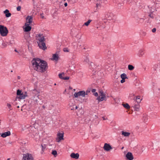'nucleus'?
Here are the masks:
<instances>
[{
	"label": "nucleus",
	"instance_id": "6e6d98bb",
	"mask_svg": "<svg viewBox=\"0 0 160 160\" xmlns=\"http://www.w3.org/2000/svg\"><path fill=\"white\" fill-rule=\"evenodd\" d=\"M50 140L51 141H52V139L51 138L50 139Z\"/></svg>",
	"mask_w": 160,
	"mask_h": 160
},
{
	"label": "nucleus",
	"instance_id": "4d7b16f0",
	"mask_svg": "<svg viewBox=\"0 0 160 160\" xmlns=\"http://www.w3.org/2000/svg\"><path fill=\"white\" fill-rule=\"evenodd\" d=\"M18 107V108H19V106H18V107Z\"/></svg>",
	"mask_w": 160,
	"mask_h": 160
},
{
	"label": "nucleus",
	"instance_id": "a19ab883",
	"mask_svg": "<svg viewBox=\"0 0 160 160\" xmlns=\"http://www.w3.org/2000/svg\"><path fill=\"white\" fill-rule=\"evenodd\" d=\"M152 32H155L156 31V29L155 28H153L152 30Z\"/></svg>",
	"mask_w": 160,
	"mask_h": 160
},
{
	"label": "nucleus",
	"instance_id": "6ab92c4d",
	"mask_svg": "<svg viewBox=\"0 0 160 160\" xmlns=\"http://www.w3.org/2000/svg\"><path fill=\"white\" fill-rule=\"evenodd\" d=\"M121 132L122 135L125 137H128L130 134V132H126L123 131H122Z\"/></svg>",
	"mask_w": 160,
	"mask_h": 160
},
{
	"label": "nucleus",
	"instance_id": "b1692460",
	"mask_svg": "<svg viewBox=\"0 0 160 160\" xmlns=\"http://www.w3.org/2000/svg\"><path fill=\"white\" fill-rule=\"evenodd\" d=\"M127 2L128 4H131L136 2L134 0H127Z\"/></svg>",
	"mask_w": 160,
	"mask_h": 160
},
{
	"label": "nucleus",
	"instance_id": "e433bc0d",
	"mask_svg": "<svg viewBox=\"0 0 160 160\" xmlns=\"http://www.w3.org/2000/svg\"><path fill=\"white\" fill-rule=\"evenodd\" d=\"M125 82V79H122L120 81V82L121 83H123Z\"/></svg>",
	"mask_w": 160,
	"mask_h": 160
},
{
	"label": "nucleus",
	"instance_id": "864d4df0",
	"mask_svg": "<svg viewBox=\"0 0 160 160\" xmlns=\"http://www.w3.org/2000/svg\"><path fill=\"white\" fill-rule=\"evenodd\" d=\"M10 158H8L7 160H10Z\"/></svg>",
	"mask_w": 160,
	"mask_h": 160
},
{
	"label": "nucleus",
	"instance_id": "dca6fc26",
	"mask_svg": "<svg viewBox=\"0 0 160 160\" xmlns=\"http://www.w3.org/2000/svg\"><path fill=\"white\" fill-rule=\"evenodd\" d=\"M39 95H34L32 97V99L35 103H37L38 99H39Z\"/></svg>",
	"mask_w": 160,
	"mask_h": 160
},
{
	"label": "nucleus",
	"instance_id": "4c0bfd02",
	"mask_svg": "<svg viewBox=\"0 0 160 160\" xmlns=\"http://www.w3.org/2000/svg\"><path fill=\"white\" fill-rule=\"evenodd\" d=\"M9 12V11L8 10L6 9L5 11H4V13L6 14V13H8V12Z\"/></svg>",
	"mask_w": 160,
	"mask_h": 160
},
{
	"label": "nucleus",
	"instance_id": "5701e85b",
	"mask_svg": "<svg viewBox=\"0 0 160 160\" xmlns=\"http://www.w3.org/2000/svg\"><path fill=\"white\" fill-rule=\"evenodd\" d=\"M106 17L108 20H110L112 19L113 15L112 14H108L107 15Z\"/></svg>",
	"mask_w": 160,
	"mask_h": 160
},
{
	"label": "nucleus",
	"instance_id": "cd10ccee",
	"mask_svg": "<svg viewBox=\"0 0 160 160\" xmlns=\"http://www.w3.org/2000/svg\"><path fill=\"white\" fill-rule=\"evenodd\" d=\"M92 20H89L87 22H85L83 25H85L86 26H88L90 22H91Z\"/></svg>",
	"mask_w": 160,
	"mask_h": 160
},
{
	"label": "nucleus",
	"instance_id": "8fccbe9b",
	"mask_svg": "<svg viewBox=\"0 0 160 160\" xmlns=\"http://www.w3.org/2000/svg\"><path fill=\"white\" fill-rule=\"evenodd\" d=\"M102 118H103V120H106L107 119L106 118H105L104 117H102Z\"/></svg>",
	"mask_w": 160,
	"mask_h": 160
},
{
	"label": "nucleus",
	"instance_id": "f3484780",
	"mask_svg": "<svg viewBox=\"0 0 160 160\" xmlns=\"http://www.w3.org/2000/svg\"><path fill=\"white\" fill-rule=\"evenodd\" d=\"M11 133L10 131H8L7 132H5L4 133H2L1 135V136L3 138H5L7 137V136H9L10 135Z\"/></svg>",
	"mask_w": 160,
	"mask_h": 160
},
{
	"label": "nucleus",
	"instance_id": "9b49d317",
	"mask_svg": "<svg viewBox=\"0 0 160 160\" xmlns=\"http://www.w3.org/2000/svg\"><path fill=\"white\" fill-rule=\"evenodd\" d=\"M103 148L105 150L107 151H109L110 150L112 149L111 146L109 144L107 143H105L103 147Z\"/></svg>",
	"mask_w": 160,
	"mask_h": 160
},
{
	"label": "nucleus",
	"instance_id": "f704fd0d",
	"mask_svg": "<svg viewBox=\"0 0 160 160\" xmlns=\"http://www.w3.org/2000/svg\"><path fill=\"white\" fill-rule=\"evenodd\" d=\"M69 77H63V79H64V80H67L69 79Z\"/></svg>",
	"mask_w": 160,
	"mask_h": 160
},
{
	"label": "nucleus",
	"instance_id": "13d9d810",
	"mask_svg": "<svg viewBox=\"0 0 160 160\" xmlns=\"http://www.w3.org/2000/svg\"><path fill=\"white\" fill-rule=\"evenodd\" d=\"M71 109L73 110V109L72 108Z\"/></svg>",
	"mask_w": 160,
	"mask_h": 160
},
{
	"label": "nucleus",
	"instance_id": "5fc2aeb1",
	"mask_svg": "<svg viewBox=\"0 0 160 160\" xmlns=\"http://www.w3.org/2000/svg\"><path fill=\"white\" fill-rule=\"evenodd\" d=\"M123 148H124V147H122V149H123Z\"/></svg>",
	"mask_w": 160,
	"mask_h": 160
},
{
	"label": "nucleus",
	"instance_id": "f03ea898",
	"mask_svg": "<svg viewBox=\"0 0 160 160\" xmlns=\"http://www.w3.org/2000/svg\"><path fill=\"white\" fill-rule=\"evenodd\" d=\"M36 39L40 48L43 50L46 49V47L45 43V39L42 34L39 33L36 35Z\"/></svg>",
	"mask_w": 160,
	"mask_h": 160
},
{
	"label": "nucleus",
	"instance_id": "6e6552de",
	"mask_svg": "<svg viewBox=\"0 0 160 160\" xmlns=\"http://www.w3.org/2000/svg\"><path fill=\"white\" fill-rule=\"evenodd\" d=\"M23 160H33V158L31 154L27 153L24 154L23 157Z\"/></svg>",
	"mask_w": 160,
	"mask_h": 160
},
{
	"label": "nucleus",
	"instance_id": "f8f14e48",
	"mask_svg": "<svg viewBox=\"0 0 160 160\" xmlns=\"http://www.w3.org/2000/svg\"><path fill=\"white\" fill-rule=\"evenodd\" d=\"M33 20L31 16H28L26 19V22L25 24H29V25L31 24Z\"/></svg>",
	"mask_w": 160,
	"mask_h": 160
},
{
	"label": "nucleus",
	"instance_id": "9d476101",
	"mask_svg": "<svg viewBox=\"0 0 160 160\" xmlns=\"http://www.w3.org/2000/svg\"><path fill=\"white\" fill-rule=\"evenodd\" d=\"M23 28L24 32H28L31 30L32 28L29 24H25L23 27Z\"/></svg>",
	"mask_w": 160,
	"mask_h": 160
},
{
	"label": "nucleus",
	"instance_id": "3c124183",
	"mask_svg": "<svg viewBox=\"0 0 160 160\" xmlns=\"http://www.w3.org/2000/svg\"><path fill=\"white\" fill-rule=\"evenodd\" d=\"M78 107L77 106H75V109H78Z\"/></svg>",
	"mask_w": 160,
	"mask_h": 160
},
{
	"label": "nucleus",
	"instance_id": "c756f323",
	"mask_svg": "<svg viewBox=\"0 0 160 160\" xmlns=\"http://www.w3.org/2000/svg\"><path fill=\"white\" fill-rule=\"evenodd\" d=\"M52 154L55 157L57 154V152L56 151L53 150L52 151Z\"/></svg>",
	"mask_w": 160,
	"mask_h": 160
},
{
	"label": "nucleus",
	"instance_id": "1a4fd4ad",
	"mask_svg": "<svg viewBox=\"0 0 160 160\" xmlns=\"http://www.w3.org/2000/svg\"><path fill=\"white\" fill-rule=\"evenodd\" d=\"M63 133H58L57 134V137L56 138L57 142H59L61 140H63Z\"/></svg>",
	"mask_w": 160,
	"mask_h": 160
},
{
	"label": "nucleus",
	"instance_id": "2f4dec72",
	"mask_svg": "<svg viewBox=\"0 0 160 160\" xmlns=\"http://www.w3.org/2000/svg\"><path fill=\"white\" fill-rule=\"evenodd\" d=\"M7 106L10 109L12 110V108H11V104L9 103H7Z\"/></svg>",
	"mask_w": 160,
	"mask_h": 160
},
{
	"label": "nucleus",
	"instance_id": "c85d7f7f",
	"mask_svg": "<svg viewBox=\"0 0 160 160\" xmlns=\"http://www.w3.org/2000/svg\"><path fill=\"white\" fill-rule=\"evenodd\" d=\"M135 94L133 93H131L129 94V97L131 99H132L134 97Z\"/></svg>",
	"mask_w": 160,
	"mask_h": 160
},
{
	"label": "nucleus",
	"instance_id": "37998d69",
	"mask_svg": "<svg viewBox=\"0 0 160 160\" xmlns=\"http://www.w3.org/2000/svg\"><path fill=\"white\" fill-rule=\"evenodd\" d=\"M94 95L96 96H97L98 95V94L97 92H95L94 93Z\"/></svg>",
	"mask_w": 160,
	"mask_h": 160
},
{
	"label": "nucleus",
	"instance_id": "bb28decb",
	"mask_svg": "<svg viewBox=\"0 0 160 160\" xmlns=\"http://www.w3.org/2000/svg\"><path fill=\"white\" fill-rule=\"evenodd\" d=\"M64 75H65V74L64 73H62L59 74L58 75V76H59V78H61V79H63V76H64Z\"/></svg>",
	"mask_w": 160,
	"mask_h": 160
},
{
	"label": "nucleus",
	"instance_id": "a211bd4d",
	"mask_svg": "<svg viewBox=\"0 0 160 160\" xmlns=\"http://www.w3.org/2000/svg\"><path fill=\"white\" fill-rule=\"evenodd\" d=\"M59 56L58 54L55 53L53 54L51 59L52 60L57 61L58 60Z\"/></svg>",
	"mask_w": 160,
	"mask_h": 160
},
{
	"label": "nucleus",
	"instance_id": "09e8293b",
	"mask_svg": "<svg viewBox=\"0 0 160 160\" xmlns=\"http://www.w3.org/2000/svg\"><path fill=\"white\" fill-rule=\"evenodd\" d=\"M89 92V91H86V95H87L88 94V92Z\"/></svg>",
	"mask_w": 160,
	"mask_h": 160
},
{
	"label": "nucleus",
	"instance_id": "c9c22d12",
	"mask_svg": "<svg viewBox=\"0 0 160 160\" xmlns=\"http://www.w3.org/2000/svg\"><path fill=\"white\" fill-rule=\"evenodd\" d=\"M21 9V7L20 6H18L17 8V10L18 11H20Z\"/></svg>",
	"mask_w": 160,
	"mask_h": 160
},
{
	"label": "nucleus",
	"instance_id": "ddd939ff",
	"mask_svg": "<svg viewBox=\"0 0 160 160\" xmlns=\"http://www.w3.org/2000/svg\"><path fill=\"white\" fill-rule=\"evenodd\" d=\"M145 54V49L143 48H141L138 51V55L139 57H141L143 56Z\"/></svg>",
	"mask_w": 160,
	"mask_h": 160
},
{
	"label": "nucleus",
	"instance_id": "72a5a7b5",
	"mask_svg": "<svg viewBox=\"0 0 160 160\" xmlns=\"http://www.w3.org/2000/svg\"><path fill=\"white\" fill-rule=\"evenodd\" d=\"M5 16L6 17L8 18L11 16V14L9 12H8V13L5 14Z\"/></svg>",
	"mask_w": 160,
	"mask_h": 160
},
{
	"label": "nucleus",
	"instance_id": "412c9836",
	"mask_svg": "<svg viewBox=\"0 0 160 160\" xmlns=\"http://www.w3.org/2000/svg\"><path fill=\"white\" fill-rule=\"evenodd\" d=\"M122 105L123 107L127 109H129L130 108L129 105L127 103H123Z\"/></svg>",
	"mask_w": 160,
	"mask_h": 160
},
{
	"label": "nucleus",
	"instance_id": "7c9ffc66",
	"mask_svg": "<svg viewBox=\"0 0 160 160\" xmlns=\"http://www.w3.org/2000/svg\"><path fill=\"white\" fill-rule=\"evenodd\" d=\"M63 51L65 52H68L69 50L68 48H63Z\"/></svg>",
	"mask_w": 160,
	"mask_h": 160
},
{
	"label": "nucleus",
	"instance_id": "a18cd8bd",
	"mask_svg": "<svg viewBox=\"0 0 160 160\" xmlns=\"http://www.w3.org/2000/svg\"><path fill=\"white\" fill-rule=\"evenodd\" d=\"M95 91H96V90L95 89H92V92H95Z\"/></svg>",
	"mask_w": 160,
	"mask_h": 160
},
{
	"label": "nucleus",
	"instance_id": "49530a36",
	"mask_svg": "<svg viewBox=\"0 0 160 160\" xmlns=\"http://www.w3.org/2000/svg\"><path fill=\"white\" fill-rule=\"evenodd\" d=\"M17 78L18 79H21V77L20 76H18Z\"/></svg>",
	"mask_w": 160,
	"mask_h": 160
},
{
	"label": "nucleus",
	"instance_id": "aec40b11",
	"mask_svg": "<svg viewBox=\"0 0 160 160\" xmlns=\"http://www.w3.org/2000/svg\"><path fill=\"white\" fill-rule=\"evenodd\" d=\"M142 100V99L140 98V96H137L136 98L134 99L133 102H136L139 103H140Z\"/></svg>",
	"mask_w": 160,
	"mask_h": 160
},
{
	"label": "nucleus",
	"instance_id": "de8ad7c7",
	"mask_svg": "<svg viewBox=\"0 0 160 160\" xmlns=\"http://www.w3.org/2000/svg\"><path fill=\"white\" fill-rule=\"evenodd\" d=\"M68 5V4L67 3H64V6H65V7H66Z\"/></svg>",
	"mask_w": 160,
	"mask_h": 160
},
{
	"label": "nucleus",
	"instance_id": "2eb2a0df",
	"mask_svg": "<svg viewBox=\"0 0 160 160\" xmlns=\"http://www.w3.org/2000/svg\"><path fill=\"white\" fill-rule=\"evenodd\" d=\"M79 155L78 153L72 152L70 154V157L72 158L77 159L79 158Z\"/></svg>",
	"mask_w": 160,
	"mask_h": 160
},
{
	"label": "nucleus",
	"instance_id": "473e14b6",
	"mask_svg": "<svg viewBox=\"0 0 160 160\" xmlns=\"http://www.w3.org/2000/svg\"><path fill=\"white\" fill-rule=\"evenodd\" d=\"M41 146L42 147V150L43 151L46 148V145L45 144H42L41 145Z\"/></svg>",
	"mask_w": 160,
	"mask_h": 160
},
{
	"label": "nucleus",
	"instance_id": "58836bf2",
	"mask_svg": "<svg viewBox=\"0 0 160 160\" xmlns=\"http://www.w3.org/2000/svg\"><path fill=\"white\" fill-rule=\"evenodd\" d=\"M2 45L4 47H5L7 46V44L5 42H3L2 43Z\"/></svg>",
	"mask_w": 160,
	"mask_h": 160
},
{
	"label": "nucleus",
	"instance_id": "7ed1b4c3",
	"mask_svg": "<svg viewBox=\"0 0 160 160\" xmlns=\"http://www.w3.org/2000/svg\"><path fill=\"white\" fill-rule=\"evenodd\" d=\"M17 94L19 96L18 98H17L15 100L18 99H24L27 97V93L26 92H22L19 89L18 90L17 92Z\"/></svg>",
	"mask_w": 160,
	"mask_h": 160
},
{
	"label": "nucleus",
	"instance_id": "79ce46f5",
	"mask_svg": "<svg viewBox=\"0 0 160 160\" xmlns=\"http://www.w3.org/2000/svg\"><path fill=\"white\" fill-rule=\"evenodd\" d=\"M41 18H44V17L43 16V14H41Z\"/></svg>",
	"mask_w": 160,
	"mask_h": 160
},
{
	"label": "nucleus",
	"instance_id": "603ef678",
	"mask_svg": "<svg viewBox=\"0 0 160 160\" xmlns=\"http://www.w3.org/2000/svg\"><path fill=\"white\" fill-rule=\"evenodd\" d=\"M98 5H99V4H97V7H98Z\"/></svg>",
	"mask_w": 160,
	"mask_h": 160
},
{
	"label": "nucleus",
	"instance_id": "a878e982",
	"mask_svg": "<svg viewBox=\"0 0 160 160\" xmlns=\"http://www.w3.org/2000/svg\"><path fill=\"white\" fill-rule=\"evenodd\" d=\"M128 67V69L130 70H132L134 68V67L132 65H129Z\"/></svg>",
	"mask_w": 160,
	"mask_h": 160
},
{
	"label": "nucleus",
	"instance_id": "423d86ee",
	"mask_svg": "<svg viewBox=\"0 0 160 160\" xmlns=\"http://www.w3.org/2000/svg\"><path fill=\"white\" fill-rule=\"evenodd\" d=\"M86 92L84 91H81L77 92H75L74 96L75 98H77L79 96H82L83 97H85Z\"/></svg>",
	"mask_w": 160,
	"mask_h": 160
},
{
	"label": "nucleus",
	"instance_id": "393cba45",
	"mask_svg": "<svg viewBox=\"0 0 160 160\" xmlns=\"http://www.w3.org/2000/svg\"><path fill=\"white\" fill-rule=\"evenodd\" d=\"M121 78L122 79H126L127 78V77L126 76V74L123 73L121 74Z\"/></svg>",
	"mask_w": 160,
	"mask_h": 160
},
{
	"label": "nucleus",
	"instance_id": "ea45409f",
	"mask_svg": "<svg viewBox=\"0 0 160 160\" xmlns=\"http://www.w3.org/2000/svg\"><path fill=\"white\" fill-rule=\"evenodd\" d=\"M85 61L86 62H88L89 61V59L88 58H86V59L85 60Z\"/></svg>",
	"mask_w": 160,
	"mask_h": 160
},
{
	"label": "nucleus",
	"instance_id": "0eeeda50",
	"mask_svg": "<svg viewBox=\"0 0 160 160\" xmlns=\"http://www.w3.org/2000/svg\"><path fill=\"white\" fill-rule=\"evenodd\" d=\"M139 103L136 102H133L132 103V107L134 108L135 110L139 111L140 108Z\"/></svg>",
	"mask_w": 160,
	"mask_h": 160
},
{
	"label": "nucleus",
	"instance_id": "4be33fe9",
	"mask_svg": "<svg viewBox=\"0 0 160 160\" xmlns=\"http://www.w3.org/2000/svg\"><path fill=\"white\" fill-rule=\"evenodd\" d=\"M40 92L39 90L37 89H34L32 91V93L35 95H39Z\"/></svg>",
	"mask_w": 160,
	"mask_h": 160
},
{
	"label": "nucleus",
	"instance_id": "39448f33",
	"mask_svg": "<svg viewBox=\"0 0 160 160\" xmlns=\"http://www.w3.org/2000/svg\"><path fill=\"white\" fill-rule=\"evenodd\" d=\"M97 99L99 101H102L103 100H106V97L105 93L102 91L99 92V96L98 98Z\"/></svg>",
	"mask_w": 160,
	"mask_h": 160
},
{
	"label": "nucleus",
	"instance_id": "4468645a",
	"mask_svg": "<svg viewBox=\"0 0 160 160\" xmlns=\"http://www.w3.org/2000/svg\"><path fill=\"white\" fill-rule=\"evenodd\" d=\"M126 157L127 159L128 160H132L133 157L131 152H128L126 155Z\"/></svg>",
	"mask_w": 160,
	"mask_h": 160
},
{
	"label": "nucleus",
	"instance_id": "20e7f679",
	"mask_svg": "<svg viewBox=\"0 0 160 160\" xmlns=\"http://www.w3.org/2000/svg\"><path fill=\"white\" fill-rule=\"evenodd\" d=\"M8 33V31L7 28L2 25H0V34L1 35L5 37L7 35Z\"/></svg>",
	"mask_w": 160,
	"mask_h": 160
},
{
	"label": "nucleus",
	"instance_id": "f257e3e1",
	"mask_svg": "<svg viewBox=\"0 0 160 160\" xmlns=\"http://www.w3.org/2000/svg\"><path fill=\"white\" fill-rule=\"evenodd\" d=\"M32 62L33 68L38 72H43L48 68L46 62L38 58L33 59Z\"/></svg>",
	"mask_w": 160,
	"mask_h": 160
},
{
	"label": "nucleus",
	"instance_id": "c03bdc74",
	"mask_svg": "<svg viewBox=\"0 0 160 160\" xmlns=\"http://www.w3.org/2000/svg\"><path fill=\"white\" fill-rule=\"evenodd\" d=\"M149 16L152 18H153V15L151 14L149 15Z\"/></svg>",
	"mask_w": 160,
	"mask_h": 160
}]
</instances>
